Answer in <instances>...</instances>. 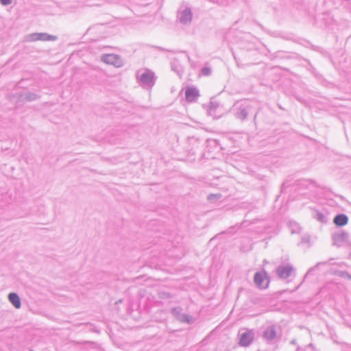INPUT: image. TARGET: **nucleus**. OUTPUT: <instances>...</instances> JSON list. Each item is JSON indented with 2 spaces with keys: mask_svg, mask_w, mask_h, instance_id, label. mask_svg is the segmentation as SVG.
<instances>
[{
  "mask_svg": "<svg viewBox=\"0 0 351 351\" xmlns=\"http://www.w3.org/2000/svg\"><path fill=\"white\" fill-rule=\"evenodd\" d=\"M210 1H212L213 3H217L219 4H223V3L221 0H209Z\"/></svg>",
  "mask_w": 351,
  "mask_h": 351,
  "instance_id": "24",
  "label": "nucleus"
},
{
  "mask_svg": "<svg viewBox=\"0 0 351 351\" xmlns=\"http://www.w3.org/2000/svg\"><path fill=\"white\" fill-rule=\"evenodd\" d=\"M300 228L297 223H295L294 228L291 229V233H298Z\"/></svg>",
  "mask_w": 351,
  "mask_h": 351,
  "instance_id": "21",
  "label": "nucleus"
},
{
  "mask_svg": "<svg viewBox=\"0 0 351 351\" xmlns=\"http://www.w3.org/2000/svg\"><path fill=\"white\" fill-rule=\"evenodd\" d=\"M333 222L337 226H343L348 223V217L345 214H338L335 217Z\"/></svg>",
  "mask_w": 351,
  "mask_h": 351,
  "instance_id": "11",
  "label": "nucleus"
},
{
  "mask_svg": "<svg viewBox=\"0 0 351 351\" xmlns=\"http://www.w3.org/2000/svg\"><path fill=\"white\" fill-rule=\"evenodd\" d=\"M258 108L257 102L243 99L234 104L231 108V112L237 119L241 121L247 120L250 115H253V119L255 121L258 114Z\"/></svg>",
  "mask_w": 351,
  "mask_h": 351,
  "instance_id": "1",
  "label": "nucleus"
},
{
  "mask_svg": "<svg viewBox=\"0 0 351 351\" xmlns=\"http://www.w3.org/2000/svg\"><path fill=\"white\" fill-rule=\"evenodd\" d=\"M201 72L204 75H208L211 73V69L209 67H203Z\"/></svg>",
  "mask_w": 351,
  "mask_h": 351,
  "instance_id": "20",
  "label": "nucleus"
},
{
  "mask_svg": "<svg viewBox=\"0 0 351 351\" xmlns=\"http://www.w3.org/2000/svg\"><path fill=\"white\" fill-rule=\"evenodd\" d=\"M263 338L268 341H273L276 337V328L274 325L267 326L263 332Z\"/></svg>",
  "mask_w": 351,
  "mask_h": 351,
  "instance_id": "10",
  "label": "nucleus"
},
{
  "mask_svg": "<svg viewBox=\"0 0 351 351\" xmlns=\"http://www.w3.org/2000/svg\"><path fill=\"white\" fill-rule=\"evenodd\" d=\"M0 3L3 5H8L12 3V0H0Z\"/></svg>",
  "mask_w": 351,
  "mask_h": 351,
  "instance_id": "22",
  "label": "nucleus"
},
{
  "mask_svg": "<svg viewBox=\"0 0 351 351\" xmlns=\"http://www.w3.org/2000/svg\"><path fill=\"white\" fill-rule=\"evenodd\" d=\"M177 320L182 323H187L190 324L192 320V317L189 316V315L182 313L178 318Z\"/></svg>",
  "mask_w": 351,
  "mask_h": 351,
  "instance_id": "15",
  "label": "nucleus"
},
{
  "mask_svg": "<svg viewBox=\"0 0 351 351\" xmlns=\"http://www.w3.org/2000/svg\"><path fill=\"white\" fill-rule=\"evenodd\" d=\"M25 40L27 42H33L38 40V33H32L25 37Z\"/></svg>",
  "mask_w": 351,
  "mask_h": 351,
  "instance_id": "17",
  "label": "nucleus"
},
{
  "mask_svg": "<svg viewBox=\"0 0 351 351\" xmlns=\"http://www.w3.org/2000/svg\"><path fill=\"white\" fill-rule=\"evenodd\" d=\"M294 271V268L291 264L281 265L276 268V274L280 279L289 278Z\"/></svg>",
  "mask_w": 351,
  "mask_h": 351,
  "instance_id": "5",
  "label": "nucleus"
},
{
  "mask_svg": "<svg viewBox=\"0 0 351 351\" xmlns=\"http://www.w3.org/2000/svg\"><path fill=\"white\" fill-rule=\"evenodd\" d=\"M38 98L36 94L33 93H27L25 94V99L27 101L36 100Z\"/></svg>",
  "mask_w": 351,
  "mask_h": 351,
  "instance_id": "19",
  "label": "nucleus"
},
{
  "mask_svg": "<svg viewBox=\"0 0 351 351\" xmlns=\"http://www.w3.org/2000/svg\"><path fill=\"white\" fill-rule=\"evenodd\" d=\"M291 343H295V341H294V340H293V341H291Z\"/></svg>",
  "mask_w": 351,
  "mask_h": 351,
  "instance_id": "26",
  "label": "nucleus"
},
{
  "mask_svg": "<svg viewBox=\"0 0 351 351\" xmlns=\"http://www.w3.org/2000/svg\"><path fill=\"white\" fill-rule=\"evenodd\" d=\"M217 197H219V196H220V195H218V194H217V195L210 194V195H208V199L209 200H210V199H212V197H217Z\"/></svg>",
  "mask_w": 351,
  "mask_h": 351,
  "instance_id": "25",
  "label": "nucleus"
},
{
  "mask_svg": "<svg viewBox=\"0 0 351 351\" xmlns=\"http://www.w3.org/2000/svg\"><path fill=\"white\" fill-rule=\"evenodd\" d=\"M314 217L321 223H326L327 221V219L325 215L318 211L316 212Z\"/></svg>",
  "mask_w": 351,
  "mask_h": 351,
  "instance_id": "16",
  "label": "nucleus"
},
{
  "mask_svg": "<svg viewBox=\"0 0 351 351\" xmlns=\"http://www.w3.org/2000/svg\"><path fill=\"white\" fill-rule=\"evenodd\" d=\"M254 339V333L251 330L245 331L240 335L239 344L241 346H248Z\"/></svg>",
  "mask_w": 351,
  "mask_h": 351,
  "instance_id": "8",
  "label": "nucleus"
},
{
  "mask_svg": "<svg viewBox=\"0 0 351 351\" xmlns=\"http://www.w3.org/2000/svg\"><path fill=\"white\" fill-rule=\"evenodd\" d=\"M101 59L104 62L108 64L114 65L117 67H119L122 65V60L120 56L117 54H104Z\"/></svg>",
  "mask_w": 351,
  "mask_h": 351,
  "instance_id": "6",
  "label": "nucleus"
},
{
  "mask_svg": "<svg viewBox=\"0 0 351 351\" xmlns=\"http://www.w3.org/2000/svg\"><path fill=\"white\" fill-rule=\"evenodd\" d=\"M8 300L16 308H19L21 306V299L19 295L16 293H10L8 295Z\"/></svg>",
  "mask_w": 351,
  "mask_h": 351,
  "instance_id": "12",
  "label": "nucleus"
},
{
  "mask_svg": "<svg viewBox=\"0 0 351 351\" xmlns=\"http://www.w3.org/2000/svg\"><path fill=\"white\" fill-rule=\"evenodd\" d=\"M57 40V36L50 35L47 33H38V40L43 41H54Z\"/></svg>",
  "mask_w": 351,
  "mask_h": 351,
  "instance_id": "13",
  "label": "nucleus"
},
{
  "mask_svg": "<svg viewBox=\"0 0 351 351\" xmlns=\"http://www.w3.org/2000/svg\"><path fill=\"white\" fill-rule=\"evenodd\" d=\"M182 308L180 306L174 307L171 309V313L172 315L177 318L182 314Z\"/></svg>",
  "mask_w": 351,
  "mask_h": 351,
  "instance_id": "18",
  "label": "nucleus"
},
{
  "mask_svg": "<svg viewBox=\"0 0 351 351\" xmlns=\"http://www.w3.org/2000/svg\"><path fill=\"white\" fill-rule=\"evenodd\" d=\"M310 241V237L308 236L304 237L302 239V243H308Z\"/></svg>",
  "mask_w": 351,
  "mask_h": 351,
  "instance_id": "23",
  "label": "nucleus"
},
{
  "mask_svg": "<svg viewBox=\"0 0 351 351\" xmlns=\"http://www.w3.org/2000/svg\"><path fill=\"white\" fill-rule=\"evenodd\" d=\"M333 245L339 247L350 243L349 234L343 230H339L332 235Z\"/></svg>",
  "mask_w": 351,
  "mask_h": 351,
  "instance_id": "3",
  "label": "nucleus"
},
{
  "mask_svg": "<svg viewBox=\"0 0 351 351\" xmlns=\"http://www.w3.org/2000/svg\"><path fill=\"white\" fill-rule=\"evenodd\" d=\"M178 19L183 25H189L192 21L193 13L189 7L181 6L178 11Z\"/></svg>",
  "mask_w": 351,
  "mask_h": 351,
  "instance_id": "4",
  "label": "nucleus"
},
{
  "mask_svg": "<svg viewBox=\"0 0 351 351\" xmlns=\"http://www.w3.org/2000/svg\"><path fill=\"white\" fill-rule=\"evenodd\" d=\"M136 78L140 86L145 89L152 88L156 79L155 73L149 69L138 71L136 73Z\"/></svg>",
  "mask_w": 351,
  "mask_h": 351,
  "instance_id": "2",
  "label": "nucleus"
},
{
  "mask_svg": "<svg viewBox=\"0 0 351 351\" xmlns=\"http://www.w3.org/2000/svg\"><path fill=\"white\" fill-rule=\"evenodd\" d=\"M171 67L178 75H181L182 71V67L176 60L171 61Z\"/></svg>",
  "mask_w": 351,
  "mask_h": 351,
  "instance_id": "14",
  "label": "nucleus"
},
{
  "mask_svg": "<svg viewBox=\"0 0 351 351\" xmlns=\"http://www.w3.org/2000/svg\"><path fill=\"white\" fill-rule=\"evenodd\" d=\"M199 97V93L197 88L191 86L186 88L185 98L188 102H194Z\"/></svg>",
  "mask_w": 351,
  "mask_h": 351,
  "instance_id": "7",
  "label": "nucleus"
},
{
  "mask_svg": "<svg viewBox=\"0 0 351 351\" xmlns=\"http://www.w3.org/2000/svg\"><path fill=\"white\" fill-rule=\"evenodd\" d=\"M254 281L256 285L261 289H265L269 285V281L266 280L264 274L256 272L254 274Z\"/></svg>",
  "mask_w": 351,
  "mask_h": 351,
  "instance_id": "9",
  "label": "nucleus"
}]
</instances>
